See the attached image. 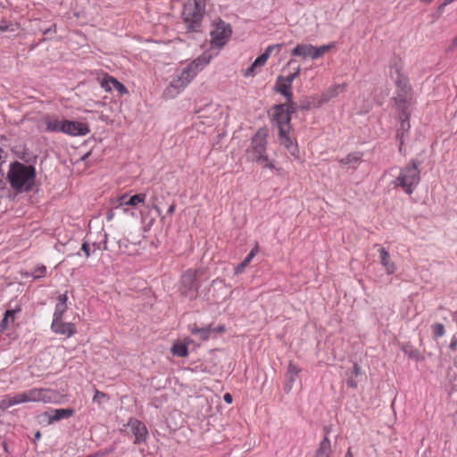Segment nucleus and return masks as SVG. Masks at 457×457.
<instances>
[{"label":"nucleus","mask_w":457,"mask_h":457,"mask_svg":"<svg viewBox=\"0 0 457 457\" xmlns=\"http://www.w3.org/2000/svg\"><path fill=\"white\" fill-rule=\"evenodd\" d=\"M267 137V129L262 128L257 130L246 150V159L262 165L263 169L280 171L281 169L277 166L276 161L269 157Z\"/></svg>","instance_id":"1"},{"label":"nucleus","mask_w":457,"mask_h":457,"mask_svg":"<svg viewBox=\"0 0 457 457\" xmlns=\"http://www.w3.org/2000/svg\"><path fill=\"white\" fill-rule=\"evenodd\" d=\"M207 62L208 61L203 62L202 60L198 58L181 69L177 70L172 80L165 88L163 96L167 99H172L179 96Z\"/></svg>","instance_id":"2"},{"label":"nucleus","mask_w":457,"mask_h":457,"mask_svg":"<svg viewBox=\"0 0 457 457\" xmlns=\"http://www.w3.org/2000/svg\"><path fill=\"white\" fill-rule=\"evenodd\" d=\"M7 178L13 189L18 192H28L35 184L36 170L31 165L15 162L10 165Z\"/></svg>","instance_id":"3"},{"label":"nucleus","mask_w":457,"mask_h":457,"mask_svg":"<svg viewBox=\"0 0 457 457\" xmlns=\"http://www.w3.org/2000/svg\"><path fill=\"white\" fill-rule=\"evenodd\" d=\"M207 0H187L184 4L182 16L189 29H196L203 20Z\"/></svg>","instance_id":"4"},{"label":"nucleus","mask_w":457,"mask_h":457,"mask_svg":"<svg viewBox=\"0 0 457 457\" xmlns=\"http://www.w3.org/2000/svg\"><path fill=\"white\" fill-rule=\"evenodd\" d=\"M420 163L411 160L403 167L395 179V185L401 187L407 194L411 195L420 181Z\"/></svg>","instance_id":"5"},{"label":"nucleus","mask_w":457,"mask_h":457,"mask_svg":"<svg viewBox=\"0 0 457 457\" xmlns=\"http://www.w3.org/2000/svg\"><path fill=\"white\" fill-rule=\"evenodd\" d=\"M333 47L334 44L323 45L320 46H315L311 44H297L292 50V54L303 59L311 58L315 60L323 56Z\"/></svg>","instance_id":"6"},{"label":"nucleus","mask_w":457,"mask_h":457,"mask_svg":"<svg viewBox=\"0 0 457 457\" xmlns=\"http://www.w3.org/2000/svg\"><path fill=\"white\" fill-rule=\"evenodd\" d=\"M231 33L229 24L220 19L214 21L210 32L212 46L218 48L222 47L228 42Z\"/></svg>","instance_id":"7"},{"label":"nucleus","mask_w":457,"mask_h":457,"mask_svg":"<svg viewBox=\"0 0 457 457\" xmlns=\"http://www.w3.org/2000/svg\"><path fill=\"white\" fill-rule=\"evenodd\" d=\"M295 112L294 103L278 104L273 109V118L278 131L290 129L291 113Z\"/></svg>","instance_id":"8"},{"label":"nucleus","mask_w":457,"mask_h":457,"mask_svg":"<svg viewBox=\"0 0 457 457\" xmlns=\"http://www.w3.org/2000/svg\"><path fill=\"white\" fill-rule=\"evenodd\" d=\"M32 403H62V396L50 388L34 387L29 389Z\"/></svg>","instance_id":"9"},{"label":"nucleus","mask_w":457,"mask_h":457,"mask_svg":"<svg viewBox=\"0 0 457 457\" xmlns=\"http://www.w3.org/2000/svg\"><path fill=\"white\" fill-rule=\"evenodd\" d=\"M197 274V270H188L181 277V294L190 299L196 296L198 290Z\"/></svg>","instance_id":"10"},{"label":"nucleus","mask_w":457,"mask_h":457,"mask_svg":"<svg viewBox=\"0 0 457 457\" xmlns=\"http://www.w3.org/2000/svg\"><path fill=\"white\" fill-rule=\"evenodd\" d=\"M32 403L29 389L13 395H6L0 400V410L5 411L14 405Z\"/></svg>","instance_id":"11"},{"label":"nucleus","mask_w":457,"mask_h":457,"mask_svg":"<svg viewBox=\"0 0 457 457\" xmlns=\"http://www.w3.org/2000/svg\"><path fill=\"white\" fill-rule=\"evenodd\" d=\"M282 48V44H277V45H270L269 46L263 54H262L260 56H258L254 62L252 63V65L245 71V77H251L254 76L256 73V70L262 67L267 60L270 58L271 54L276 51L277 53H279Z\"/></svg>","instance_id":"12"},{"label":"nucleus","mask_w":457,"mask_h":457,"mask_svg":"<svg viewBox=\"0 0 457 457\" xmlns=\"http://www.w3.org/2000/svg\"><path fill=\"white\" fill-rule=\"evenodd\" d=\"M62 132L71 137L85 136L89 132V129L83 122L64 120Z\"/></svg>","instance_id":"13"},{"label":"nucleus","mask_w":457,"mask_h":457,"mask_svg":"<svg viewBox=\"0 0 457 457\" xmlns=\"http://www.w3.org/2000/svg\"><path fill=\"white\" fill-rule=\"evenodd\" d=\"M128 426L135 437L134 444L139 445L145 442L148 431L143 422L137 419H129Z\"/></svg>","instance_id":"14"},{"label":"nucleus","mask_w":457,"mask_h":457,"mask_svg":"<svg viewBox=\"0 0 457 457\" xmlns=\"http://www.w3.org/2000/svg\"><path fill=\"white\" fill-rule=\"evenodd\" d=\"M51 328L54 333L64 335L68 337L76 333L74 325L71 322H63L62 319H53Z\"/></svg>","instance_id":"15"},{"label":"nucleus","mask_w":457,"mask_h":457,"mask_svg":"<svg viewBox=\"0 0 457 457\" xmlns=\"http://www.w3.org/2000/svg\"><path fill=\"white\" fill-rule=\"evenodd\" d=\"M74 410L71 408L67 409H54L50 411H46L43 415L47 417L48 424H53L61 420L69 419L74 414Z\"/></svg>","instance_id":"16"},{"label":"nucleus","mask_w":457,"mask_h":457,"mask_svg":"<svg viewBox=\"0 0 457 457\" xmlns=\"http://www.w3.org/2000/svg\"><path fill=\"white\" fill-rule=\"evenodd\" d=\"M101 86L106 92H111L112 89H115L120 93V95H125L128 93L125 86L113 77L108 76L104 78L101 82Z\"/></svg>","instance_id":"17"},{"label":"nucleus","mask_w":457,"mask_h":457,"mask_svg":"<svg viewBox=\"0 0 457 457\" xmlns=\"http://www.w3.org/2000/svg\"><path fill=\"white\" fill-rule=\"evenodd\" d=\"M146 199L145 194H137L129 198L126 195H123L118 199V204L116 207H121L123 205H129L132 207H137L139 204H144Z\"/></svg>","instance_id":"18"},{"label":"nucleus","mask_w":457,"mask_h":457,"mask_svg":"<svg viewBox=\"0 0 457 457\" xmlns=\"http://www.w3.org/2000/svg\"><path fill=\"white\" fill-rule=\"evenodd\" d=\"M289 129L284 130L281 129L278 131L279 141L282 145H284L287 151L294 156H296L298 154V147L296 143L288 136Z\"/></svg>","instance_id":"19"},{"label":"nucleus","mask_w":457,"mask_h":457,"mask_svg":"<svg viewBox=\"0 0 457 457\" xmlns=\"http://www.w3.org/2000/svg\"><path fill=\"white\" fill-rule=\"evenodd\" d=\"M291 84L288 83L283 76H279L277 79L275 90L281 95H283L287 98V103L292 102V91H291Z\"/></svg>","instance_id":"20"},{"label":"nucleus","mask_w":457,"mask_h":457,"mask_svg":"<svg viewBox=\"0 0 457 457\" xmlns=\"http://www.w3.org/2000/svg\"><path fill=\"white\" fill-rule=\"evenodd\" d=\"M380 263L384 267L386 274H394L396 270V266L392 262L389 253L383 247L378 249Z\"/></svg>","instance_id":"21"},{"label":"nucleus","mask_w":457,"mask_h":457,"mask_svg":"<svg viewBox=\"0 0 457 457\" xmlns=\"http://www.w3.org/2000/svg\"><path fill=\"white\" fill-rule=\"evenodd\" d=\"M63 120L54 116H46L44 119V124L48 132H62Z\"/></svg>","instance_id":"22"},{"label":"nucleus","mask_w":457,"mask_h":457,"mask_svg":"<svg viewBox=\"0 0 457 457\" xmlns=\"http://www.w3.org/2000/svg\"><path fill=\"white\" fill-rule=\"evenodd\" d=\"M345 89V84H337L329 87L326 92L321 95V103H328L332 98L337 96Z\"/></svg>","instance_id":"23"},{"label":"nucleus","mask_w":457,"mask_h":457,"mask_svg":"<svg viewBox=\"0 0 457 457\" xmlns=\"http://www.w3.org/2000/svg\"><path fill=\"white\" fill-rule=\"evenodd\" d=\"M67 300H68V296L66 294H62V295H59L58 302L55 305L53 319H62L63 313L67 310Z\"/></svg>","instance_id":"24"},{"label":"nucleus","mask_w":457,"mask_h":457,"mask_svg":"<svg viewBox=\"0 0 457 457\" xmlns=\"http://www.w3.org/2000/svg\"><path fill=\"white\" fill-rule=\"evenodd\" d=\"M173 355L179 357H186L188 354L187 345L185 342L177 341L175 342L170 349Z\"/></svg>","instance_id":"25"},{"label":"nucleus","mask_w":457,"mask_h":457,"mask_svg":"<svg viewBox=\"0 0 457 457\" xmlns=\"http://www.w3.org/2000/svg\"><path fill=\"white\" fill-rule=\"evenodd\" d=\"M330 453V441L328 440V437H324V439L320 442L314 457H329Z\"/></svg>","instance_id":"26"},{"label":"nucleus","mask_w":457,"mask_h":457,"mask_svg":"<svg viewBox=\"0 0 457 457\" xmlns=\"http://www.w3.org/2000/svg\"><path fill=\"white\" fill-rule=\"evenodd\" d=\"M361 161V156L359 154H351L345 158L342 159L340 162L349 168H356Z\"/></svg>","instance_id":"27"},{"label":"nucleus","mask_w":457,"mask_h":457,"mask_svg":"<svg viewBox=\"0 0 457 457\" xmlns=\"http://www.w3.org/2000/svg\"><path fill=\"white\" fill-rule=\"evenodd\" d=\"M193 335L197 336L202 340H207L210 337L212 329L209 327L197 328L195 325L190 327Z\"/></svg>","instance_id":"28"},{"label":"nucleus","mask_w":457,"mask_h":457,"mask_svg":"<svg viewBox=\"0 0 457 457\" xmlns=\"http://www.w3.org/2000/svg\"><path fill=\"white\" fill-rule=\"evenodd\" d=\"M15 312L16 311L14 310H8L5 312L4 317L0 324V328L3 330L8 328L9 323H13Z\"/></svg>","instance_id":"29"},{"label":"nucleus","mask_w":457,"mask_h":457,"mask_svg":"<svg viewBox=\"0 0 457 457\" xmlns=\"http://www.w3.org/2000/svg\"><path fill=\"white\" fill-rule=\"evenodd\" d=\"M46 274V267L45 265L38 264L34 268L33 271L30 274L27 273L26 275L31 276L32 278L37 279V278H41L45 277Z\"/></svg>","instance_id":"30"},{"label":"nucleus","mask_w":457,"mask_h":457,"mask_svg":"<svg viewBox=\"0 0 457 457\" xmlns=\"http://www.w3.org/2000/svg\"><path fill=\"white\" fill-rule=\"evenodd\" d=\"M431 329L435 339L441 337L445 334V328L442 323L433 324L431 326Z\"/></svg>","instance_id":"31"},{"label":"nucleus","mask_w":457,"mask_h":457,"mask_svg":"<svg viewBox=\"0 0 457 457\" xmlns=\"http://www.w3.org/2000/svg\"><path fill=\"white\" fill-rule=\"evenodd\" d=\"M106 400H107L106 394L96 390V394H95V395L93 397V402L97 403L98 405H102V404L104 403V402Z\"/></svg>","instance_id":"32"},{"label":"nucleus","mask_w":457,"mask_h":457,"mask_svg":"<svg viewBox=\"0 0 457 457\" xmlns=\"http://www.w3.org/2000/svg\"><path fill=\"white\" fill-rule=\"evenodd\" d=\"M251 262L245 258L244 261L239 263L236 268H235V274L236 275H238L240 274L241 272H243V270H245V268Z\"/></svg>","instance_id":"33"},{"label":"nucleus","mask_w":457,"mask_h":457,"mask_svg":"<svg viewBox=\"0 0 457 457\" xmlns=\"http://www.w3.org/2000/svg\"><path fill=\"white\" fill-rule=\"evenodd\" d=\"M299 371L300 370L295 365L290 362L287 367V376L297 377Z\"/></svg>","instance_id":"34"},{"label":"nucleus","mask_w":457,"mask_h":457,"mask_svg":"<svg viewBox=\"0 0 457 457\" xmlns=\"http://www.w3.org/2000/svg\"><path fill=\"white\" fill-rule=\"evenodd\" d=\"M402 120H401V128L400 129L401 130H409L411 125H410V122H409V116L408 115H405L404 118L401 117Z\"/></svg>","instance_id":"35"},{"label":"nucleus","mask_w":457,"mask_h":457,"mask_svg":"<svg viewBox=\"0 0 457 457\" xmlns=\"http://www.w3.org/2000/svg\"><path fill=\"white\" fill-rule=\"evenodd\" d=\"M299 74H300V68H297L296 71L294 73H292V74H290L288 76L284 77V79L288 83H290L292 85L293 81L299 76Z\"/></svg>","instance_id":"36"},{"label":"nucleus","mask_w":457,"mask_h":457,"mask_svg":"<svg viewBox=\"0 0 457 457\" xmlns=\"http://www.w3.org/2000/svg\"><path fill=\"white\" fill-rule=\"evenodd\" d=\"M287 384L285 386V390L287 392H289L292 389L293 385H294V383H295V381L297 377H293V376H287Z\"/></svg>","instance_id":"37"},{"label":"nucleus","mask_w":457,"mask_h":457,"mask_svg":"<svg viewBox=\"0 0 457 457\" xmlns=\"http://www.w3.org/2000/svg\"><path fill=\"white\" fill-rule=\"evenodd\" d=\"M361 375V367L357 363H355L353 365V370L352 371V376H353L354 378H358Z\"/></svg>","instance_id":"38"},{"label":"nucleus","mask_w":457,"mask_h":457,"mask_svg":"<svg viewBox=\"0 0 457 457\" xmlns=\"http://www.w3.org/2000/svg\"><path fill=\"white\" fill-rule=\"evenodd\" d=\"M357 378H354L353 376L351 375V377L348 378L347 380V384L349 386L353 387V388H355L357 387L358 386V380L356 379Z\"/></svg>","instance_id":"39"},{"label":"nucleus","mask_w":457,"mask_h":457,"mask_svg":"<svg viewBox=\"0 0 457 457\" xmlns=\"http://www.w3.org/2000/svg\"><path fill=\"white\" fill-rule=\"evenodd\" d=\"M449 348L453 351H455L457 349V337L453 336L452 337L451 343L449 345Z\"/></svg>","instance_id":"40"},{"label":"nucleus","mask_w":457,"mask_h":457,"mask_svg":"<svg viewBox=\"0 0 457 457\" xmlns=\"http://www.w3.org/2000/svg\"><path fill=\"white\" fill-rule=\"evenodd\" d=\"M258 253V247H254L251 250V252L248 253V255L245 257L250 262L253 260V258Z\"/></svg>","instance_id":"41"},{"label":"nucleus","mask_w":457,"mask_h":457,"mask_svg":"<svg viewBox=\"0 0 457 457\" xmlns=\"http://www.w3.org/2000/svg\"><path fill=\"white\" fill-rule=\"evenodd\" d=\"M258 253V247H254L251 250V252L248 253V255L245 257L250 262L253 260V258Z\"/></svg>","instance_id":"42"},{"label":"nucleus","mask_w":457,"mask_h":457,"mask_svg":"<svg viewBox=\"0 0 457 457\" xmlns=\"http://www.w3.org/2000/svg\"><path fill=\"white\" fill-rule=\"evenodd\" d=\"M258 253V247H254L251 250V252L248 253V255L245 257L250 262L253 260V258Z\"/></svg>","instance_id":"43"},{"label":"nucleus","mask_w":457,"mask_h":457,"mask_svg":"<svg viewBox=\"0 0 457 457\" xmlns=\"http://www.w3.org/2000/svg\"><path fill=\"white\" fill-rule=\"evenodd\" d=\"M410 356L413 359H415L416 361H422L423 360V357L421 356V354L418 352V351H414L412 352Z\"/></svg>","instance_id":"44"},{"label":"nucleus","mask_w":457,"mask_h":457,"mask_svg":"<svg viewBox=\"0 0 457 457\" xmlns=\"http://www.w3.org/2000/svg\"><path fill=\"white\" fill-rule=\"evenodd\" d=\"M87 257L90 256L89 245L87 243H84L81 247Z\"/></svg>","instance_id":"45"},{"label":"nucleus","mask_w":457,"mask_h":457,"mask_svg":"<svg viewBox=\"0 0 457 457\" xmlns=\"http://www.w3.org/2000/svg\"><path fill=\"white\" fill-rule=\"evenodd\" d=\"M223 399L224 401L227 403H232V396L230 394L227 393L224 395L223 396Z\"/></svg>","instance_id":"46"},{"label":"nucleus","mask_w":457,"mask_h":457,"mask_svg":"<svg viewBox=\"0 0 457 457\" xmlns=\"http://www.w3.org/2000/svg\"><path fill=\"white\" fill-rule=\"evenodd\" d=\"M174 211H175V204H172L170 205L167 212H168V214L171 215L174 212Z\"/></svg>","instance_id":"47"},{"label":"nucleus","mask_w":457,"mask_h":457,"mask_svg":"<svg viewBox=\"0 0 457 457\" xmlns=\"http://www.w3.org/2000/svg\"><path fill=\"white\" fill-rule=\"evenodd\" d=\"M448 4H445V1L443 2V4H441L439 5V7H438V12H442L444 11L445 7L446 5H448Z\"/></svg>","instance_id":"48"},{"label":"nucleus","mask_w":457,"mask_h":457,"mask_svg":"<svg viewBox=\"0 0 457 457\" xmlns=\"http://www.w3.org/2000/svg\"><path fill=\"white\" fill-rule=\"evenodd\" d=\"M128 206H129V205H123V206H121V207H120V208H122V212H123L124 213H126V214L129 213V209H128Z\"/></svg>","instance_id":"49"},{"label":"nucleus","mask_w":457,"mask_h":457,"mask_svg":"<svg viewBox=\"0 0 457 457\" xmlns=\"http://www.w3.org/2000/svg\"><path fill=\"white\" fill-rule=\"evenodd\" d=\"M345 457H353V453H352L350 449L347 451V453H345Z\"/></svg>","instance_id":"50"},{"label":"nucleus","mask_w":457,"mask_h":457,"mask_svg":"<svg viewBox=\"0 0 457 457\" xmlns=\"http://www.w3.org/2000/svg\"><path fill=\"white\" fill-rule=\"evenodd\" d=\"M453 46H457V36L453 38Z\"/></svg>","instance_id":"51"},{"label":"nucleus","mask_w":457,"mask_h":457,"mask_svg":"<svg viewBox=\"0 0 457 457\" xmlns=\"http://www.w3.org/2000/svg\"><path fill=\"white\" fill-rule=\"evenodd\" d=\"M154 209L156 210V212H157V213H158L159 215H161V214H162V211H161V209H160L159 207L155 206V207H154Z\"/></svg>","instance_id":"52"},{"label":"nucleus","mask_w":457,"mask_h":457,"mask_svg":"<svg viewBox=\"0 0 457 457\" xmlns=\"http://www.w3.org/2000/svg\"><path fill=\"white\" fill-rule=\"evenodd\" d=\"M40 436H41L40 432H39V431H37V432L36 433V435H35V437H36L37 439H38V438H40Z\"/></svg>","instance_id":"53"},{"label":"nucleus","mask_w":457,"mask_h":457,"mask_svg":"<svg viewBox=\"0 0 457 457\" xmlns=\"http://www.w3.org/2000/svg\"><path fill=\"white\" fill-rule=\"evenodd\" d=\"M455 0H445V4H452L453 2H454Z\"/></svg>","instance_id":"54"},{"label":"nucleus","mask_w":457,"mask_h":457,"mask_svg":"<svg viewBox=\"0 0 457 457\" xmlns=\"http://www.w3.org/2000/svg\"><path fill=\"white\" fill-rule=\"evenodd\" d=\"M3 154H4V151L2 149H0V159L3 157Z\"/></svg>","instance_id":"55"},{"label":"nucleus","mask_w":457,"mask_h":457,"mask_svg":"<svg viewBox=\"0 0 457 457\" xmlns=\"http://www.w3.org/2000/svg\"><path fill=\"white\" fill-rule=\"evenodd\" d=\"M423 3H430L432 0H420Z\"/></svg>","instance_id":"56"},{"label":"nucleus","mask_w":457,"mask_h":457,"mask_svg":"<svg viewBox=\"0 0 457 457\" xmlns=\"http://www.w3.org/2000/svg\"><path fill=\"white\" fill-rule=\"evenodd\" d=\"M112 218V214L111 213L108 215V220H111Z\"/></svg>","instance_id":"57"},{"label":"nucleus","mask_w":457,"mask_h":457,"mask_svg":"<svg viewBox=\"0 0 457 457\" xmlns=\"http://www.w3.org/2000/svg\"><path fill=\"white\" fill-rule=\"evenodd\" d=\"M112 450H106L105 453H111Z\"/></svg>","instance_id":"58"}]
</instances>
